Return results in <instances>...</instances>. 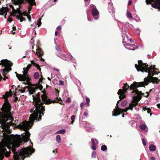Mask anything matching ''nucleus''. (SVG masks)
Masks as SVG:
<instances>
[{"instance_id":"27","label":"nucleus","mask_w":160,"mask_h":160,"mask_svg":"<svg viewBox=\"0 0 160 160\" xmlns=\"http://www.w3.org/2000/svg\"><path fill=\"white\" fill-rule=\"evenodd\" d=\"M65 132H66V131L64 129H62L58 131L57 132L55 133V134H56L57 133H60L61 134H63L65 133Z\"/></svg>"},{"instance_id":"35","label":"nucleus","mask_w":160,"mask_h":160,"mask_svg":"<svg viewBox=\"0 0 160 160\" xmlns=\"http://www.w3.org/2000/svg\"><path fill=\"white\" fill-rule=\"evenodd\" d=\"M75 118V116L74 115H73L71 116V119L72 120V121H71V124H73V122H74Z\"/></svg>"},{"instance_id":"46","label":"nucleus","mask_w":160,"mask_h":160,"mask_svg":"<svg viewBox=\"0 0 160 160\" xmlns=\"http://www.w3.org/2000/svg\"><path fill=\"white\" fill-rule=\"evenodd\" d=\"M96 153L95 152H92V157L95 158L96 157Z\"/></svg>"},{"instance_id":"47","label":"nucleus","mask_w":160,"mask_h":160,"mask_svg":"<svg viewBox=\"0 0 160 160\" xmlns=\"http://www.w3.org/2000/svg\"><path fill=\"white\" fill-rule=\"evenodd\" d=\"M31 66H32L31 64H29L28 65L27 67L26 68H26V69H27L28 70H29V69L31 68Z\"/></svg>"},{"instance_id":"18","label":"nucleus","mask_w":160,"mask_h":160,"mask_svg":"<svg viewBox=\"0 0 160 160\" xmlns=\"http://www.w3.org/2000/svg\"><path fill=\"white\" fill-rule=\"evenodd\" d=\"M10 91V92H7L5 95H2V98L5 99V101H8V98L9 96L11 95V93L12 91L11 90Z\"/></svg>"},{"instance_id":"42","label":"nucleus","mask_w":160,"mask_h":160,"mask_svg":"<svg viewBox=\"0 0 160 160\" xmlns=\"http://www.w3.org/2000/svg\"><path fill=\"white\" fill-rule=\"evenodd\" d=\"M38 88H39V89L41 91L43 87L41 84H38Z\"/></svg>"},{"instance_id":"30","label":"nucleus","mask_w":160,"mask_h":160,"mask_svg":"<svg viewBox=\"0 0 160 160\" xmlns=\"http://www.w3.org/2000/svg\"><path fill=\"white\" fill-rule=\"evenodd\" d=\"M143 110H144V111L147 110V112L148 113H150L151 116V115L152 113H151V110L150 108L145 107L143 108Z\"/></svg>"},{"instance_id":"12","label":"nucleus","mask_w":160,"mask_h":160,"mask_svg":"<svg viewBox=\"0 0 160 160\" xmlns=\"http://www.w3.org/2000/svg\"><path fill=\"white\" fill-rule=\"evenodd\" d=\"M91 13L95 19L97 20L99 17V12L95 6L91 11Z\"/></svg>"},{"instance_id":"5","label":"nucleus","mask_w":160,"mask_h":160,"mask_svg":"<svg viewBox=\"0 0 160 160\" xmlns=\"http://www.w3.org/2000/svg\"><path fill=\"white\" fill-rule=\"evenodd\" d=\"M1 62L0 65L5 67V68L2 69L1 71L3 76H5L9 71L12 70L11 67L12 66L13 64L10 61L6 59L2 60Z\"/></svg>"},{"instance_id":"36","label":"nucleus","mask_w":160,"mask_h":160,"mask_svg":"<svg viewBox=\"0 0 160 160\" xmlns=\"http://www.w3.org/2000/svg\"><path fill=\"white\" fill-rule=\"evenodd\" d=\"M107 149V147L105 145H103L101 147V149L102 151H105Z\"/></svg>"},{"instance_id":"19","label":"nucleus","mask_w":160,"mask_h":160,"mask_svg":"<svg viewBox=\"0 0 160 160\" xmlns=\"http://www.w3.org/2000/svg\"><path fill=\"white\" fill-rule=\"evenodd\" d=\"M42 100L44 102L43 103L46 104V102H48V100H50V99H48L47 96L45 95V94H43L41 95Z\"/></svg>"},{"instance_id":"56","label":"nucleus","mask_w":160,"mask_h":160,"mask_svg":"<svg viewBox=\"0 0 160 160\" xmlns=\"http://www.w3.org/2000/svg\"><path fill=\"white\" fill-rule=\"evenodd\" d=\"M91 141L92 143V145H95L94 140L93 138H92Z\"/></svg>"},{"instance_id":"17","label":"nucleus","mask_w":160,"mask_h":160,"mask_svg":"<svg viewBox=\"0 0 160 160\" xmlns=\"http://www.w3.org/2000/svg\"><path fill=\"white\" fill-rule=\"evenodd\" d=\"M152 67V70L153 69V71L152 72V71L151 72V75H152V76H153L154 75H155L156 74H158V73H160V72H158L157 71H156L157 70H159L158 69H157L155 68V66L153 65V66H151L149 67Z\"/></svg>"},{"instance_id":"1","label":"nucleus","mask_w":160,"mask_h":160,"mask_svg":"<svg viewBox=\"0 0 160 160\" xmlns=\"http://www.w3.org/2000/svg\"><path fill=\"white\" fill-rule=\"evenodd\" d=\"M40 93H37L36 96H32L33 100L34 101V105L35 107V110L34 112L31 114L29 117L30 121L33 123L35 120L39 121L41 120L42 117V114L43 115V112L45 111V109L44 103L42 102L40 97Z\"/></svg>"},{"instance_id":"39","label":"nucleus","mask_w":160,"mask_h":160,"mask_svg":"<svg viewBox=\"0 0 160 160\" xmlns=\"http://www.w3.org/2000/svg\"><path fill=\"white\" fill-rule=\"evenodd\" d=\"M86 104L89 106V102H90V99L87 97H86Z\"/></svg>"},{"instance_id":"15","label":"nucleus","mask_w":160,"mask_h":160,"mask_svg":"<svg viewBox=\"0 0 160 160\" xmlns=\"http://www.w3.org/2000/svg\"><path fill=\"white\" fill-rule=\"evenodd\" d=\"M154 3L152 4V6L153 8L160 9V0H154Z\"/></svg>"},{"instance_id":"55","label":"nucleus","mask_w":160,"mask_h":160,"mask_svg":"<svg viewBox=\"0 0 160 160\" xmlns=\"http://www.w3.org/2000/svg\"><path fill=\"white\" fill-rule=\"evenodd\" d=\"M17 12L19 14V15L20 16H22V12H20L19 10V11H18Z\"/></svg>"},{"instance_id":"9","label":"nucleus","mask_w":160,"mask_h":160,"mask_svg":"<svg viewBox=\"0 0 160 160\" xmlns=\"http://www.w3.org/2000/svg\"><path fill=\"white\" fill-rule=\"evenodd\" d=\"M10 152L7 151L6 148L2 147L0 148V160H3L4 155L8 157L10 155Z\"/></svg>"},{"instance_id":"7","label":"nucleus","mask_w":160,"mask_h":160,"mask_svg":"<svg viewBox=\"0 0 160 160\" xmlns=\"http://www.w3.org/2000/svg\"><path fill=\"white\" fill-rule=\"evenodd\" d=\"M11 107L9 101H5L1 109L3 114L10 113L11 112Z\"/></svg>"},{"instance_id":"41","label":"nucleus","mask_w":160,"mask_h":160,"mask_svg":"<svg viewBox=\"0 0 160 160\" xmlns=\"http://www.w3.org/2000/svg\"><path fill=\"white\" fill-rule=\"evenodd\" d=\"M41 19L40 18H39V19L38 20V22L37 24L38 27H39L41 24L42 23L41 22Z\"/></svg>"},{"instance_id":"33","label":"nucleus","mask_w":160,"mask_h":160,"mask_svg":"<svg viewBox=\"0 0 160 160\" xmlns=\"http://www.w3.org/2000/svg\"><path fill=\"white\" fill-rule=\"evenodd\" d=\"M57 55L58 57L61 58L62 59H63V58L65 57V55L62 53H61V54H57Z\"/></svg>"},{"instance_id":"48","label":"nucleus","mask_w":160,"mask_h":160,"mask_svg":"<svg viewBox=\"0 0 160 160\" xmlns=\"http://www.w3.org/2000/svg\"><path fill=\"white\" fill-rule=\"evenodd\" d=\"M11 130H10L6 129L5 131V132H6L7 134H10L11 132Z\"/></svg>"},{"instance_id":"6","label":"nucleus","mask_w":160,"mask_h":160,"mask_svg":"<svg viewBox=\"0 0 160 160\" xmlns=\"http://www.w3.org/2000/svg\"><path fill=\"white\" fill-rule=\"evenodd\" d=\"M35 151V149L32 147L31 148H22L19 153V155L21 157H29L30 156L29 155H32V153H34Z\"/></svg>"},{"instance_id":"43","label":"nucleus","mask_w":160,"mask_h":160,"mask_svg":"<svg viewBox=\"0 0 160 160\" xmlns=\"http://www.w3.org/2000/svg\"><path fill=\"white\" fill-rule=\"evenodd\" d=\"M127 14L128 15V17L130 18H132V16L131 13L129 12H127Z\"/></svg>"},{"instance_id":"3","label":"nucleus","mask_w":160,"mask_h":160,"mask_svg":"<svg viewBox=\"0 0 160 160\" xmlns=\"http://www.w3.org/2000/svg\"><path fill=\"white\" fill-rule=\"evenodd\" d=\"M30 124V123L29 122L25 121L22 125L19 124L16 126L19 129H23L25 131L26 134L22 136V138L20 136L14 140L12 149L13 152L15 151L16 148L19 147L22 142H27L29 141V139L30 140L29 138L30 133L28 131V130L31 127Z\"/></svg>"},{"instance_id":"11","label":"nucleus","mask_w":160,"mask_h":160,"mask_svg":"<svg viewBox=\"0 0 160 160\" xmlns=\"http://www.w3.org/2000/svg\"><path fill=\"white\" fill-rule=\"evenodd\" d=\"M2 118L6 120V121L8 120H11V122H10V124L12 125H14L15 124L14 123L12 122L13 120V118L12 116L11 112H10V113L3 114L2 115Z\"/></svg>"},{"instance_id":"14","label":"nucleus","mask_w":160,"mask_h":160,"mask_svg":"<svg viewBox=\"0 0 160 160\" xmlns=\"http://www.w3.org/2000/svg\"><path fill=\"white\" fill-rule=\"evenodd\" d=\"M9 11V9L7 7H3L2 8L0 9V15H2L5 14L4 18H6V15Z\"/></svg>"},{"instance_id":"51","label":"nucleus","mask_w":160,"mask_h":160,"mask_svg":"<svg viewBox=\"0 0 160 160\" xmlns=\"http://www.w3.org/2000/svg\"><path fill=\"white\" fill-rule=\"evenodd\" d=\"M3 137L5 138H6L8 136V134L6 132L3 133Z\"/></svg>"},{"instance_id":"63","label":"nucleus","mask_w":160,"mask_h":160,"mask_svg":"<svg viewBox=\"0 0 160 160\" xmlns=\"http://www.w3.org/2000/svg\"><path fill=\"white\" fill-rule=\"evenodd\" d=\"M38 58L40 59V60L42 61H44V60L42 57V56H38Z\"/></svg>"},{"instance_id":"59","label":"nucleus","mask_w":160,"mask_h":160,"mask_svg":"<svg viewBox=\"0 0 160 160\" xmlns=\"http://www.w3.org/2000/svg\"><path fill=\"white\" fill-rule=\"evenodd\" d=\"M88 112L87 111L85 112L84 113V115L85 117H87L88 116Z\"/></svg>"},{"instance_id":"52","label":"nucleus","mask_w":160,"mask_h":160,"mask_svg":"<svg viewBox=\"0 0 160 160\" xmlns=\"http://www.w3.org/2000/svg\"><path fill=\"white\" fill-rule=\"evenodd\" d=\"M27 18H28V20L30 22L31 20V18L30 16L29 15H28V16H27Z\"/></svg>"},{"instance_id":"37","label":"nucleus","mask_w":160,"mask_h":160,"mask_svg":"<svg viewBox=\"0 0 160 160\" xmlns=\"http://www.w3.org/2000/svg\"><path fill=\"white\" fill-rule=\"evenodd\" d=\"M127 103V101L126 100L123 101L121 103V106L122 107L125 106Z\"/></svg>"},{"instance_id":"62","label":"nucleus","mask_w":160,"mask_h":160,"mask_svg":"<svg viewBox=\"0 0 160 160\" xmlns=\"http://www.w3.org/2000/svg\"><path fill=\"white\" fill-rule=\"evenodd\" d=\"M136 48H137V47L136 46H135V47H133L132 48H129L128 49L129 50H134Z\"/></svg>"},{"instance_id":"49","label":"nucleus","mask_w":160,"mask_h":160,"mask_svg":"<svg viewBox=\"0 0 160 160\" xmlns=\"http://www.w3.org/2000/svg\"><path fill=\"white\" fill-rule=\"evenodd\" d=\"M91 148L93 150H95L96 149V147L95 146V145H92L91 147Z\"/></svg>"},{"instance_id":"28","label":"nucleus","mask_w":160,"mask_h":160,"mask_svg":"<svg viewBox=\"0 0 160 160\" xmlns=\"http://www.w3.org/2000/svg\"><path fill=\"white\" fill-rule=\"evenodd\" d=\"M35 89L33 88H31L29 90V92L30 94H32L35 92Z\"/></svg>"},{"instance_id":"60","label":"nucleus","mask_w":160,"mask_h":160,"mask_svg":"<svg viewBox=\"0 0 160 160\" xmlns=\"http://www.w3.org/2000/svg\"><path fill=\"white\" fill-rule=\"evenodd\" d=\"M22 15H24V16H27L28 15L27 14V12L26 11H25L23 12H22Z\"/></svg>"},{"instance_id":"8","label":"nucleus","mask_w":160,"mask_h":160,"mask_svg":"<svg viewBox=\"0 0 160 160\" xmlns=\"http://www.w3.org/2000/svg\"><path fill=\"white\" fill-rule=\"evenodd\" d=\"M23 74H18V75H19L21 78L20 79L21 81H25L26 80L28 83H30L29 81L30 80V78L28 76L27 74L28 70L26 69V68H23Z\"/></svg>"},{"instance_id":"64","label":"nucleus","mask_w":160,"mask_h":160,"mask_svg":"<svg viewBox=\"0 0 160 160\" xmlns=\"http://www.w3.org/2000/svg\"><path fill=\"white\" fill-rule=\"evenodd\" d=\"M4 78H2V79L5 81L6 80V79H7L8 78V77L7 76H4Z\"/></svg>"},{"instance_id":"32","label":"nucleus","mask_w":160,"mask_h":160,"mask_svg":"<svg viewBox=\"0 0 160 160\" xmlns=\"http://www.w3.org/2000/svg\"><path fill=\"white\" fill-rule=\"evenodd\" d=\"M140 128L142 130H144L146 129V126L144 124H142L140 126Z\"/></svg>"},{"instance_id":"50","label":"nucleus","mask_w":160,"mask_h":160,"mask_svg":"<svg viewBox=\"0 0 160 160\" xmlns=\"http://www.w3.org/2000/svg\"><path fill=\"white\" fill-rule=\"evenodd\" d=\"M142 140L143 145L144 146H146V142L145 140L144 139H142Z\"/></svg>"},{"instance_id":"38","label":"nucleus","mask_w":160,"mask_h":160,"mask_svg":"<svg viewBox=\"0 0 160 160\" xmlns=\"http://www.w3.org/2000/svg\"><path fill=\"white\" fill-rule=\"evenodd\" d=\"M13 157L14 159L16 160H18L20 159L19 156L18 155H15L14 154Z\"/></svg>"},{"instance_id":"57","label":"nucleus","mask_w":160,"mask_h":160,"mask_svg":"<svg viewBox=\"0 0 160 160\" xmlns=\"http://www.w3.org/2000/svg\"><path fill=\"white\" fill-rule=\"evenodd\" d=\"M59 85H63L64 82L62 81H59Z\"/></svg>"},{"instance_id":"29","label":"nucleus","mask_w":160,"mask_h":160,"mask_svg":"<svg viewBox=\"0 0 160 160\" xmlns=\"http://www.w3.org/2000/svg\"><path fill=\"white\" fill-rule=\"evenodd\" d=\"M34 78L36 79H38L39 77V74L38 72H35L33 75Z\"/></svg>"},{"instance_id":"54","label":"nucleus","mask_w":160,"mask_h":160,"mask_svg":"<svg viewBox=\"0 0 160 160\" xmlns=\"http://www.w3.org/2000/svg\"><path fill=\"white\" fill-rule=\"evenodd\" d=\"M43 79H44L43 78H39V81H38L39 84H40V83L42 82V80Z\"/></svg>"},{"instance_id":"53","label":"nucleus","mask_w":160,"mask_h":160,"mask_svg":"<svg viewBox=\"0 0 160 160\" xmlns=\"http://www.w3.org/2000/svg\"><path fill=\"white\" fill-rule=\"evenodd\" d=\"M23 0H20L19 1V4H24L25 2Z\"/></svg>"},{"instance_id":"45","label":"nucleus","mask_w":160,"mask_h":160,"mask_svg":"<svg viewBox=\"0 0 160 160\" xmlns=\"http://www.w3.org/2000/svg\"><path fill=\"white\" fill-rule=\"evenodd\" d=\"M118 102H119V101H118L117 102V103L116 105V108L115 109H117L118 110V111H120V109H121V108H119L118 107Z\"/></svg>"},{"instance_id":"44","label":"nucleus","mask_w":160,"mask_h":160,"mask_svg":"<svg viewBox=\"0 0 160 160\" xmlns=\"http://www.w3.org/2000/svg\"><path fill=\"white\" fill-rule=\"evenodd\" d=\"M15 74H16V77H17V78H18V79L20 81H21V77L19 75H18V74H18L17 72H15Z\"/></svg>"},{"instance_id":"16","label":"nucleus","mask_w":160,"mask_h":160,"mask_svg":"<svg viewBox=\"0 0 160 160\" xmlns=\"http://www.w3.org/2000/svg\"><path fill=\"white\" fill-rule=\"evenodd\" d=\"M34 53L36 54V55H38V57L42 56L43 55V52L42 49L38 47V48L36 50V52H34Z\"/></svg>"},{"instance_id":"4","label":"nucleus","mask_w":160,"mask_h":160,"mask_svg":"<svg viewBox=\"0 0 160 160\" xmlns=\"http://www.w3.org/2000/svg\"><path fill=\"white\" fill-rule=\"evenodd\" d=\"M143 82H134L129 86L127 83L124 84L123 89H119L118 92V94L119 95V98L120 100H122L126 98L125 93L127 91L129 88V90L131 91L132 93L140 94L141 92L139 91L137 88L139 87H143Z\"/></svg>"},{"instance_id":"61","label":"nucleus","mask_w":160,"mask_h":160,"mask_svg":"<svg viewBox=\"0 0 160 160\" xmlns=\"http://www.w3.org/2000/svg\"><path fill=\"white\" fill-rule=\"evenodd\" d=\"M18 91H20L21 92L23 93L25 92V89L23 88L22 89H19Z\"/></svg>"},{"instance_id":"22","label":"nucleus","mask_w":160,"mask_h":160,"mask_svg":"<svg viewBox=\"0 0 160 160\" xmlns=\"http://www.w3.org/2000/svg\"><path fill=\"white\" fill-rule=\"evenodd\" d=\"M55 48L58 52L57 54H60L62 53V51L59 46L57 45L55 47Z\"/></svg>"},{"instance_id":"26","label":"nucleus","mask_w":160,"mask_h":160,"mask_svg":"<svg viewBox=\"0 0 160 160\" xmlns=\"http://www.w3.org/2000/svg\"><path fill=\"white\" fill-rule=\"evenodd\" d=\"M56 140L58 143H59L61 141V137L60 135H57L56 137Z\"/></svg>"},{"instance_id":"20","label":"nucleus","mask_w":160,"mask_h":160,"mask_svg":"<svg viewBox=\"0 0 160 160\" xmlns=\"http://www.w3.org/2000/svg\"><path fill=\"white\" fill-rule=\"evenodd\" d=\"M32 1L31 3H29L30 6L28 7V11H31L32 10V7L33 5H36L35 0H32Z\"/></svg>"},{"instance_id":"58","label":"nucleus","mask_w":160,"mask_h":160,"mask_svg":"<svg viewBox=\"0 0 160 160\" xmlns=\"http://www.w3.org/2000/svg\"><path fill=\"white\" fill-rule=\"evenodd\" d=\"M84 103L83 102L81 103V104H80V107L82 109L83 108V107L84 106Z\"/></svg>"},{"instance_id":"2","label":"nucleus","mask_w":160,"mask_h":160,"mask_svg":"<svg viewBox=\"0 0 160 160\" xmlns=\"http://www.w3.org/2000/svg\"><path fill=\"white\" fill-rule=\"evenodd\" d=\"M138 65L135 64V67L138 71L142 72H148V76L144 79V82H143V86L145 85H147L150 82H152L153 83L155 82L158 84L160 81V80L156 77H154L151 76V72L152 68V67H148L149 65L146 63H143L141 60L138 61Z\"/></svg>"},{"instance_id":"23","label":"nucleus","mask_w":160,"mask_h":160,"mask_svg":"<svg viewBox=\"0 0 160 160\" xmlns=\"http://www.w3.org/2000/svg\"><path fill=\"white\" fill-rule=\"evenodd\" d=\"M18 20H20V22H22L23 21H25L26 19L24 18L22 16H20L19 15H17L16 17Z\"/></svg>"},{"instance_id":"24","label":"nucleus","mask_w":160,"mask_h":160,"mask_svg":"<svg viewBox=\"0 0 160 160\" xmlns=\"http://www.w3.org/2000/svg\"><path fill=\"white\" fill-rule=\"evenodd\" d=\"M149 149L151 151H154L156 150V147L154 145L151 144L149 146Z\"/></svg>"},{"instance_id":"13","label":"nucleus","mask_w":160,"mask_h":160,"mask_svg":"<svg viewBox=\"0 0 160 160\" xmlns=\"http://www.w3.org/2000/svg\"><path fill=\"white\" fill-rule=\"evenodd\" d=\"M120 110V111H119L117 109H114L113 110V112H112V116H117L119 115L122 112H127L128 109V108H126L124 109H121Z\"/></svg>"},{"instance_id":"34","label":"nucleus","mask_w":160,"mask_h":160,"mask_svg":"<svg viewBox=\"0 0 160 160\" xmlns=\"http://www.w3.org/2000/svg\"><path fill=\"white\" fill-rule=\"evenodd\" d=\"M154 2V0H146V2L148 5L151 4Z\"/></svg>"},{"instance_id":"21","label":"nucleus","mask_w":160,"mask_h":160,"mask_svg":"<svg viewBox=\"0 0 160 160\" xmlns=\"http://www.w3.org/2000/svg\"><path fill=\"white\" fill-rule=\"evenodd\" d=\"M31 65H33V66H35L37 68V69L40 71L41 70V68H40V66L38 63H35L34 61H31Z\"/></svg>"},{"instance_id":"10","label":"nucleus","mask_w":160,"mask_h":160,"mask_svg":"<svg viewBox=\"0 0 160 160\" xmlns=\"http://www.w3.org/2000/svg\"><path fill=\"white\" fill-rule=\"evenodd\" d=\"M135 95H137V96L133 97V99L132 101V103H131L133 106V107L137 106L138 104V102L140 100L141 98V95H143V94L141 92L140 94H135Z\"/></svg>"},{"instance_id":"31","label":"nucleus","mask_w":160,"mask_h":160,"mask_svg":"<svg viewBox=\"0 0 160 160\" xmlns=\"http://www.w3.org/2000/svg\"><path fill=\"white\" fill-rule=\"evenodd\" d=\"M12 16H14L15 15H13V14L12 13L10 15V16H9V17H8V20L9 22H12V18H11V17Z\"/></svg>"},{"instance_id":"40","label":"nucleus","mask_w":160,"mask_h":160,"mask_svg":"<svg viewBox=\"0 0 160 160\" xmlns=\"http://www.w3.org/2000/svg\"><path fill=\"white\" fill-rule=\"evenodd\" d=\"M133 107L131 103L129 104V106L127 108L128 110H132L133 109Z\"/></svg>"},{"instance_id":"25","label":"nucleus","mask_w":160,"mask_h":160,"mask_svg":"<svg viewBox=\"0 0 160 160\" xmlns=\"http://www.w3.org/2000/svg\"><path fill=\"white\" fill-rule=\"evenodd\" d=\"M58 101H57V100H48V102H47L46 103L47 104H49L51 103H58Z\"/></svg>"}]
</instances>
